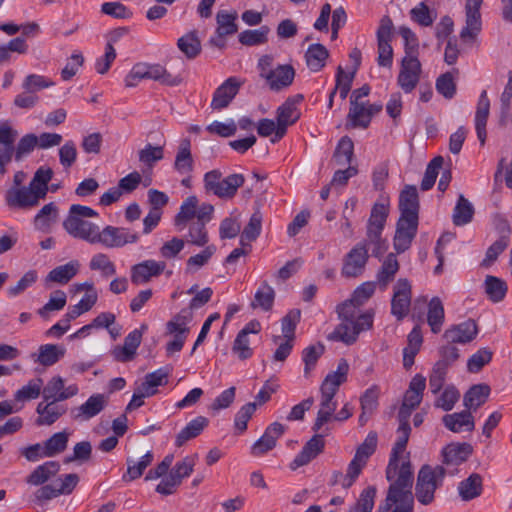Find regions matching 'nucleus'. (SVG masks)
<instances>
[{
  "label": "nucleus",
  "mask_w": 512,
  "mask_h": 512,
  "mask_svg": "<svg viewBox=\"0 0 512 512\" xmlns=\"http://www.w3.org/2000/svg\"><path fill=\"white\" fill-rule=\"evenodd\" d=\"M411 427L399 425L397 439L391 450L388 465L386 467V479L391 482L385 501L379 506L380 512H413L414 495L412 487L414 482L412 465L409 459L401 465L399 461L406 451L410 437Z\"/></svg>",
  "instance_id": "nucleus-1"
},
{
  "label": "nucleus",
  "mask_w": 512,
  "mask_h": 512,
  "mask_svg": "<svg viewBox=\"0 0 512 512\" xmlns=\"http://www.w3.org/2000/svg\"><path fill=\"white\" fill-rule=\"evenodd\" d=\"M377 282L368 281L359 285L351 298L337 306L340 323L328 335V340L339 341L346 345L354 344L361 332L373 327L374 310L359 313V307L375 293Z\"/></svg>",
  "instance_id": "nucleus-2"
},
{
  "label": "nucleus",
  "mask_w": 512,
  "mask_h": 512,
  "mask_svg": "<svg viewBox=\"0 0 512 512\" xmlns=\"http://www.w3.org/2000/svg\"><path fill=\"white\" fill-rule=\"evenodd\" d=\"M203 182L204 189L207 193L213 194L223 200H230L244 184L245 178L239 173L223 177L220 170L214 169L205 173Z\"/></svg>",
  "instance_id": "nucleus-3"
},
{
  "label": "nucleus",
  "mask_w": 512,
  "mask_h": 512,
  "mask_svg": "<svg viewBox=\"0 0 512 512\" xmlns=\"http://www.w3.org/2000/svg\"><path fill=\"white\" fill-rule=\"evenodd\" d=\"M445 475L446 469L441 465L421 467L415 486V496L421 504L429 505L433 502L434 493L442 485Z\"/></svg>",
  "instance_id": "nucleus-4"
},
{
  "label": "nucleus",
  "mask_w": 512,
  "mask_h": 512,
  "mask_svg": "<svg viewBox=\"0 0 512 512\" xmlns=\"http://www.w3.org/2000/svg\"><path fill=\"white\" fill-rule=\"evenodd\" d=\"M483 0H466L465 26L460 31V39L463 43L472 44L482 29L480 8Z\"/></svg>",
  "instance_id": "nucleus-5"
},
{
  "label": "nucleus",
  "mask_w": 512,
  "mask_h": 512,
  "mask_svg": "<svg viewBox=\"0 0 512 512\" xmlns=\"http://www.w3.org/2000/svg\"><path fill=\"white\" fill-rule=\"evenodd\" d=\"M139 234L126 227L108 225L100 230L96 244L106 248H120L127 244L137 243Z\"/></svg>",
  "instance_id": "nucleus-6"
},
{
  "label": "nucleus",
  "mask_w": 512,
  "mask_h": 512,
  "mask_svg": "<svg viewBox=\"0 0 512 512\" xmlns=\"http://www.w3.org/2000/svg\"><path fill=\"white\" fill-rule=\"evenodd\" d=\"M44 198L30 183L28 186L12 187L5 195L7 205L18 209L33 208Z\"/></svg>",
  "instance_id": "nucleus-7"
},
{
  "label": "nucleus",
  "mask_w": 512,
  "mask_h": 512,
  "mask_svg": "<svg viewBox=\"0 0 512 512\" xmlns=\"http://www.w3.org/2000/svg\"><path fill=\"white\" fill-rule=\"evenodd\" d=\"M63 228L72 237L96 244L100 232L99 226L80 217L67 216Z\"/></svg>",
  "instance_id": "nucleus-8"
},
{
  "label": "nucleus",
  "mask_w": 512,
  "mask_h": 512,
  "mask_svg": "<svg viewBox=\"0 0 512 512\" xmlns=\"http://www.w3.org/2000/svg\"><path fill=\"white\" fill-rule=\"evenodd\" d=\"M368 258L366 244L355 245L343 259L342 276L345 278L361 276L365 270Z\"/></svg>",
  "instance_id": "nucleus-9"
},
{
  "label": "nucleus",
  "mask_w": 512,
  "mask_h": 512,
  "mask_svg": "<svg viewBox=\"0 0 512 512\" xmlns=\"http://www.w3.org/2000/svg\"><path fill=\"white\" fill-rule=\"evenodd\" d=\"M411 285L405 278H401L394 286V293L391 300V314L397 320L404 319L410 308L411 304Z\"/></svg>",
  "instance_id": "nucleus-10"
},
{
  "label": "nucleus",
  "mask_w": 512,
  "mask_h": 512,
  "mask_svg": "<svg viewBox=\"0 0 512 512\" xmlns=\"http://www.w3.org/2000/svg\"><path fill=\"white\" fill-rule=\"evenodd\" d=\"M377 434L370 432L363 443L358 446L356 453L349 463V479L359 476L362 469L366 466L369 457L375 452L377 447Z\"/></svg>",
  "instance_id": "nucleus-11"
},
{
  "label": "nucleus",
  "mask_w": 512,
  "mask_h": 512,
  "mask_svg": "<svg viewBox=\"0 0 512 512\" xmlns=\"http://www.w3.org/2000/svg\"><path fill=\"white\" fill-rule=\"evenodd\" d=\"M421 74V63L418 58L404 56L401 62V69L398 75V85L401 89L410 93L417 86Z\"/></svg>",
  "instance_id": "nucleus-12"
},
{
  "label": "nucleus",
  "mask_w": 512,
  "mask_h": 512,
  "mask_svg": "<svg viewBox=\"0 0 512 512\" xmlns=\"http://www.w3.org/2000/svg\"><path fill=\"white\" fill-rule=\"evenodd\" d=\"M244 81L237 77H229L214 92L211 107L214 110H222L231 103L238 94Z\"/></svg>",
  "instance_id": "nucleus-13"
},
{
  "label": "nucleus",
  "mask_w": 512,
  "mask_h": 512,
  "mask_svg": "<svg viewBox=\"0 0 512 512\" xmlns=\"http://www.w3.org/2000/svg\"><path fill=\"white\" fill-rule=\"evenodd\" d=\"M165 268L166 263L164 261L145 260L131 267L130 278L135 285L146 284L153 277L162 274Z\"/></svg>",
  "instance_id": "nucleus-14"
},
{
  "label": "nucleus",
  "mask_w": 512,
  "mask_h": 512,
  "mask_svg": "<svg viewBox=\"0 0 512 512\" xmlns=\"http://www.w3.org/2000/svg\"><path fill=\"white\" fill-rule=\"evenodd\" d=\"M17 137V130L7 123L0 124V177L6 173V166L13 158L14 144Z\"/></svg>",
  "instance_id": "nucleus-15"
},
{
  "label": "nucleus",
  "mask_w": 512,
  "mask_h": 512,
  "mask_svg": "<svg viewBox=\"0 0 512 512\" xmlns=\"http://www.w3.org/2000/svg\"><path fill=\"white\" fill-rule=\"evenodd\" d=\"M418 229V221L399 218L393 239V246L397 253H403L411 246Z\"/></svg>",
  "instance_id": "nucleus-16"
},
{
  "label": "nucleus",
  "mask_w": 512,
  "mask_h": 512,
  "mask_svg": "<svg viewBox=\"0 0 512 512\" xmlns=\"http://www.w3.org/2000/svg\"><path fill=\"white\" fill-rule=\"evenodd\" d=\"M78 393L77 385L64 386V380L60 376L53 377L45 387H42V395L45 401H63Z\"/></svg>",
  "instance_id": "nucleus-17"
},
{
  "label": "nucleus",
  "mask_w": 512,
  "mask_h": 512,
  "mask_svg": "<svg viewBox=\"0 0 512 512\" xmlns=\"http://www.w3.org/2000/svg\"><path fill=\"white\" fill-rule=\"evenodd\" d=\"M285 432V426L279 422L270 424L262 437L258 439L251 448V453L254 456H261L276 446V441Z\"/></svg>",
  "instance_id": "nucleus-18"
},
{
  "label": "nucleus",
  "mask_w": 512,
  "mask_h": 512,
  "mask_svg": "<svg viewBox=\"0 0 512 512\" xmlns=\"http://www.w3.org/2000/svg\"><path fill=\"white\" fill-rule=\"evenodd\" d=\"M107 405L103 394H93L85 403L71 410V416L76 421H87L98 415Z\"/></svg>",
  "instance_id": "nucleus-19"
},
{
  "label": "nucleus",
  "mask_w": 512,
  "mask_h": 512,
  "mask_svg": "<svg viewBox=\"0 0 512 512\" xmlns=\"http://www.w3.org/2000/svg\"><path fill=\"white\" fill-rule=\"evenodd\" d=\"M324 446L325 442L323 440V436L320 434L314 435L308 442H306L300 453L297 454L294 460L290 463L291 470H296L299 467L307 465L323 451Z\"/></svg>",
  "instance_id": "nucleus-20"
},
{
  "label": "nucleus",
  "mask_w": 512,
  "mask_h": 512,
  "mask_svg": "<svg viewBox=\"0 0 512 512\" xmlns=\"http://www.w3.org/2000/svg\"><path fill=\"white\" fill-rule=\"evenodd\" d=\"M478 333V327L474 320H467L447 329L443 337L448 343L466 344L471 342Z\"/></svg>",
  "instance_id": "nucleus-21"
},
{
  "label": "nucleus",
  "mask_w": 512,
  "mask_h": 512,
  "mask_svg": "<svg viewBox=\"0 0 512 512\" xmlns=\"http://www.w3.org/2000/svg\"><path fill=\"white\" fill-rule=\"evenodd\" d=\"M400 218L418 221L419 199L415 186H406L399 196Z\"/></svg>",
  "instance_id": "nucleus-22"
},
{
  "label": "nucleus",
  "mask_w": 512,
  "mask_h": 512,
  "mask_svg": "<svg viewBox=\"0 0 512 512\" xmlns=\"http://www.w3.org/2000/svg\"><path fill=\"white\" fill-rule=\"evenodd\" d=\"M146 329L147 326L143 324L141 329H135L125 337L124 345L114 350V357L117 361L128 362L135 357L136 350L142 340V330Z\"/></svg>",
  "instance_id": "nucleus-23"
},
{
  "label": "nucleus",
  "mask_w": 512,
  "mask_h": 512,
  "mask_svg": "<svg viewBox=\"0 0 512 512\" xmlns=\"http://www.w3.org/2000/svg\"><path fill=\"white\" fill-rule=\"evenodd\" d=\"M295 77V70L291 65H278L264 79L273 91H279L290 86Z\"/></svg>",
  "instance_id": "nucleus-24"
},
{
  "label": "nucleus",
  "mask_w": 512,
  "mask_h": 512,
  "mask_svg": "<svg viewBox=\"0 0 512 512\" xmlns=\"http://www.w3.org/2000/svg\"><path fill=\"white\" fill-rule=\"evenodd\" d=\"M66 410L64 405H59L55 401L49 400L46 401V403L40 402L36 408V412L39 415L36 419V425L50 426L65 414Z\"/></svg>",
  "instance_id": "nucleus-25"
},
{
  "label": "nucleus",
  "mask_w": 512,
  "mask_h": 512,
  "mask_svg": "<svg viewBox=\"0 0 512 512\" xmlns=\"http://www.w3.org/2000/svg\"><path fill=\"white\" fill-rule=\"evenodd\" d=\"M442 422L447 429L454 433L471 432L475 427L474 418L468 410L446 414L443 416Z\"/></svg>",
  "instance_id": "nucleus-26"
},
{
  "label": "nucleus",
  "mask_w": 512,
  "mask_h": 512,
  "mask_svg": "<svg viewBox=\"0 0 512 512\" xmlns=\"http://www.w3.org/2000/svg\"><path fill=\"white\" fill-rule=\"evenodd\" d=\"M472 453V446L468 443H451L442 450L443 464L457 466L465 462Z\"/></svg>",
  "instance_id": "nucleus-27"
},
{
  "label": "nucleus",
  "mask_w": 512,
  "mask_h": 512,
  "mask_svg": "<svg viewBox=\"0 0 512 512\" xmlns=\"http://www.w3.org/2000/svg\"><path fill=\"white\" fill-rule=\"evenodd\" d=\"M490 111V101L487 96L486 90H483L480 94L477 109L475 114V129L480 144L483 146L486 141V124Z\"/></svg>",
  "instance_id": "nucleus-28"
},
{
  "label": "nucleus",
  "mask_w": 512,
  "mask_h": 512,
  "mask_svg": "<svg viewBox=\"0 0 512 512\" xmlns=\"http://www.w3.org/2000/svg\"><path fill=\"white\" fill-rule=\"evenodd\" d=\"M349 365L345 359L338 363L337 370L329 373L321 384L320 391L335 396L340 385L347 379Z\"/></svg>",
  "instance_id": "nucleus-29"
},
{
  "label": "nucleus",
  "mask_w": 512,
  "mask_h": 512,
  "mask_svg": "<svg viewBox=\"0 0 512 512\" xmlns=\"http://www.w3.org/2000/svg\"><path fill=\"white\" fill-rule=\"evenodd\" d=\"M209 425V419L204 416H197L177 434L175 445L183 446L186 442L198 437L204 429Z\"/></svg>",
  "instance_id": "nucleus-30"
},
{
  "label": "nucleus",
  "mask_w": 512,
  "mask_h": 512,
  "mask_svg": "<svg viewBox=\"0 0 512 512\" xmlns=\"http://www.w3.org/2000/svg\"><path fill=\"white\" fill-rule=\"evenodd\" d=\"M328 57V49L320 43L309 45L305 52L306 65L312 72L321 71L325 67Z\"/></svg>",
  "instance_id": "nucleus-31"
},
{
  "label": "nucleus",
  "mask_w": 512,
  "mask_h": 512,
  "mask_svg": "<svg viewBox=\"0 0 512 512\" xmlns=\"http://www.w3.org/2000/svg\"><path fill=\"white\" fill-rule=\"evenodd\" d=\"M60 470V464L57 461H48L36 467L26 478L30 485L39 486L46 483L54 477Z\"/></svg>",
  "instance_id": "nucleus-32"
},
{
  "label": "nucleus",
  "mask_w": 512,
  "mask_h": 512,
  "mask_svg": "<svg viewBox=\"0 0 512 512\" xmlns=\"http://www.w3.org/2000/svg\"><path fill=\"white\" fill-rule=\"evenodd\" d=\"M483 490V480L480 474L472 473L458 485V492L463 501H470L479 497Z\"/></svg>",
  "instance_id": "nucleus-33"
},
{
  "label": "nucleus",
  "mask_w": 512,
  "mask_h": 512,
  "mask_svg": "<svg viewBox=\"0 0 512 512\" xmlns=\"http://www.w3.org/2000/svg\"><path fill=\"white\" fill-rule=\"evenodd\" d=\"M426 387V378L420 374L415 375L403 397V403L411 408H417L423 398V392Z\"/></svg>",
  "instance_id": "nucleus-34"
},
{
  "label": "nucleus",
  "mask_w": 512,
  "mask_h": 512,
  "mask_svg": "<svg viewBox=\"0 0 512 512\" xmlns=\"http://www.w3.org/2000/svg\"><path fill=\"white\" fill-rule=\"evenodd\" d=\"M399 267V262L395 254L389 253L384 258L382 265L376 275L377 283L382 289H386L388 284L394 280Z\"/></svg>",
  "instance_id": "nucleus-35"
},
{
  "label": "nucleus",
  "mask_w": 512,
  "mask_h": 512,
  "mask_svg": "<svg viewBox=\"0 0 512 512\" xmlns=\"http://www.w3.org/2000/svg\"><path fill=\"white\" fill-rule=\"evenodd\" d=\"M333 398V394L321 392L320 409L317 413V417L313 425V430L315 432H318L325 423L332 419L333 414L337 408V403L333 400Z\"/></svg>",
  "instance_id": "nucleus-36"
},
{
  "label": "nucleus",
  "mask_w": 512,
  "mask_h": 512,
  "mask_svg": "<svg viewBox=\"0 0 512 512\" xmlns=\"http://www.w3.org/2000/svg\"><path fill=\"white\" fill-rule=\"evenodd\" d=\"M174 168L180 174H188L193 170V158L191 154V143L188 138L180 141L175 157Z\"/></svg>",
  "instance_id": "nucleus-37"
},
{
  "label": "nucleus",
  "mask_w": 512,
  "mask_h": 512,
  "mask_svg": "<svg viewBox=\"0 0 512 512\" xmlns=\"http://www.w3.org/2000/svg\"><path fill=\"white\" fill-rule=\"evenodd\" d=\"M154 455L151 451H147L139 461L131 457L126 459L127 472L123 475V481L130 482L142 476L145 469L152 463Z\"/></svg>",
  "instance_id": "nucleus-38"
},
{
  "label": "nucleus",
  "mask_w": 512,
  "mask_h": 512,
  "mask_svg": "<svg viewBox=\"0 0 512 512\" xmlns=\"http://www.w3.org/2000/svg\"><path fill=\"white\" fill-rule=\"evenodd\" d=\"M79 268V261L71 260L64 265H60L52 269L47 275V281L66 284L78 273Z\"/></svg>",
  "instance_id": "nucleus-39"
},
{
  "label": "nucleus",
  "mask_w": 512,
  "mask_h": 512,
  "mask_svg": "<svg viewBox=\"0 0 512 512\" xmlns=\"http://www.w3.org/2000/svg\"><path fill=\"white\" fill-rule=\"evenodd\" d=\"M197 207L198 199L194 195L187 197L183 201L174 220L178 231H182L190 220L193 221L194 217H196Z\"/></svg>",
  "instance_id": "nucleus-40"
},
{
  "label": "nucleus",
  "mask_w": 512,
  "mask_h": 512,
  "mask_svg": "<svg viewBox=\"0 0 512 512\" xmlns=\"http://www.w3.org/2000/svg\"><path fill=\"white\" fill-rule=\"evenodd\" d=\"M347 118V126L352 128H367L371 122V117L366 109V105L356 102L355 100L351 101Z\"/></svg>",
  "instance_id": "nucleus-41"
},
{
  "label": "nucleus",
  "mask_w": 512,
  "mask_h": 512,
  "mask_svg": "<svg viewBox=\"0 0 512 512\" xmlns=\"http://www.w3.org/2000/svg\"><path fill=\"white\" fill-rule=\"evenodd\" d=\"M490 388L486 384L472 386L464 395V406L469 410H477L489 396Z\"/></svg>",
  "instance_id": "nucleus-42"
},
{
  "label": "nucleus",
  "mask_w": 512,
  "mask_h": 512,
  "mask_svg": "<svg viewBox=\"0 0 512 512\" xmlns=\"http://www.w3.org/2000/svg\"><path fill=\"white\" fill-rule=\"evenodd\" d=\"M445 313L442 301L433 297L428 304L427 322L434 334L441 331L444 323Z\"/></svg>",
  "instance_id": "nucleus-43"
},
{
  "label": "nucleus",
  "mask_w": 512,
  "mask_h": 512,
  "mask_svg": "<svg viewBox=\"0 0 512 512\" xmlns=\"http://www.w3.org/2000/svg\"><path fill=\"white\" fill-rule=\"evenodd\" d=\"M237 13L235 11L228 12L220 10L216 14L217 29L216 33L219 37L235 34L238 30L236 24Z\"/></svg>",
  "instance_id": "nucleus-44"
},
{
  "label": "nucleus",
  "mask_w": 512,
  "mask_h": 512,
  "mask_svg": "<svg viewBox=\"0 0 512 512\" xmlns=\"http://www.w3.org/2000/svg\"><path fill=\"white\" fill-rule=\"evenodd\" d=\"M383 229L367 226L366 238L359 244L372 246V255L379 258L387 250V242L382 238Z\"/></svg>",
  "instance_id": "nucleus-45"
},
{
  "label": "nucleus",
  "mask_w": 512,
  "mask_h": 512,
  "mask_svg": "<svg viewBox=\"0 0 512 512\" xmlns=\"http://www.w3.org/2000/svg\"><path fill=\"white\" fill-rule=\"evenodd\" d=\"M474 215V207L463 195L458 197L454 207L452 219L456 226H463L471 222Z\"/></svg>",
  "instance_id": "nucleus-46"
},
{
  "label": "nucleus",
  "mask_w": 512,
  "mask_h": 512,
  "mask_svg": "<svg viewBox=\"0 0 512 512\" xmlns=\"http://www.w3.org/2000/svg\"><path fill=\"white\" fill-rule=\"evenodd\" d=\"M274 299V289L267 283V281H263L254 295V300L252 301L251 306L253 308H260L263 311H269L273 307Z\"/></svg>",
  "instance_id": "nucleus-47"
},
{
  "label": "nucleus",
  "mask_w": 512,
  "mask_h": 512,
  "mask_svg": "<svg viewBox=\"0 0 512 512\" xmlns=\"http://www.w3.org/2000/svg\"><path fill=\"white\" fill-rule=\"evenodd\" d=\"M177 46L188 59L196 58L201 52V42L195 31L180 37Z\"/></svg>",
  "instance_id": "nucleus-48"
},
{
  "label": "nucleus",
  "mask_w": 512,
  "mask_h": 512,
  "mask_svg": "<svg viewBox=\"0 0 512 512\" xmlns=\"http://www.w3.org/2000/svg\"><path fill=\"white\" fill-rule=\"evenodd\" d=\"M485 292L493 302H500L507 293V284L504 280L487 275L484 281Z\"/></svg>",
  "instance_id": "nucleus-49"
},
{
  "label": "nucleus",
  "mask_w": 512,
  "mask_h": 512,
  "mask_svg": "<svg viewBox=\"0 0 512 512\" xmlns=\"http://www.w3.org/2000/svg\"><path fill=\"white\" fill-rule=\"evenodd\" d=\"M193 314L187 309L181 310L176 314L167 324L166 328L168 333L175 335L186 336L189 332L187 324L192 320Z\"/></svg>",
  "instance_id": "nucleus-50"
},
{
  "label": "nucleus",
  "mask_w": 512,
  "mask_h": 512,
  "mask_svg": "<svg viewBox=\"0 0 512 512\" xmlns=\"http://www.w3.org/2000/svg\"><path fill=\"white\" fill-rule=\"evenodd\" d=\"M262 220L263 216L261 211L256 209L241 233L240 242L242 245H245L246 241L252 242L259 237L262 230Z\"/></svg>",
  "instance_id": "nucleus-51"
},
{
  "label": "nucleus",
  "mask_w": 512,
  "mask_h": 512,
  "mask_svg": "<svg viewBox=\"0 0 512 512\" xmlns=\"http://www.w3.org/2000/svg\"><path fill=\"white\" fill-rule=\"evenodd\" d=\"M148 79L168 86H177L183 80L180 75H172L160 64H149Z\"/></svg>",
  "instance_id": "nucleus-52"
},
{
  "label": "nucleus",
  "mask_w": 512,
  "mask_h": 512,
  "mask_svg": "<svg viewBox=\"0 0 512 512\" xmlns=\"http://www.w3.org/2000/svg\"><path fill=\"white\" fill-rule=\"evenodd\" d=\"M69 434L65 431L53 434L47 439L43 446V454L46 457H53L67 448Z\"/></svg>",
  "instance_id": "nucleus-53"
},
{
  "label": "nucleus",
  "mask_w": 512,
  "mask_h": 512,
  "mask_svg": "<svg viewBox=\"0 0 512 512\" xmlns=\"http://www.w3.org/2000/svg\"><path fill=\"white\" fill-rule=\"evenodd\" d=\"M167 378L168 372L164 369H158L154 372L148 373L145 376V380L139 387L144 391V395L153 396L156 394V388L158 386H162L167 383Z\"/></svg>",
  "instance_id": "nucleus-54"
},
{
  "label": "nucleus",
  "mask_w": 512,
  "mask_h": 512,
  "mask_svg": "<svg viewBox=\"0 0 512 512\" xmlns=\"http://www.w3.org/2000/svg\"><path fill=\"white\" fill-rule=\"evenodd\" d=\"M65 354V349L54 344H45L39 347L37 362L43 366L55 364Z\"/></svg>",
  "instance_id": "nucleus-55"
},
{
  "label": "nucleus",
  "mask_w": 512,
  "mask_h": 512,
  "mask_svg": "<svg viewBox=\"0 0 512 512\" xmlns=\"http://www.w3.org/2000/svg\"><path fill=\"white\" fill-rule=\"evenodd\" d=\"M269 32V27L265 25L254 30H244L239 34V42L245 46L264 44L268 40Z\"/></svg>",
  "instance_id": "nucleus-56"
},
{
  "label": "nucleus",
  "mask_w": 512,
  "mask_h": 512,
  "mask_svg": "<svg viewBox=\"0 0 512 512\" xmlns=\"http://www.w3.org/2000/svg\"><path fill=\"white\" fill-rule=\"evenodd\" d=\"M376 487L369 486L365 488L359 495V498L349 508L348 512H372L376 497Z\"/></svg>",
  "instance_id": "nucleus-57"
},
{
  "label": "nucleus",
  "mask_w": 512,
  "mask_h": 512,
  "mask_svg": "<svg viewBox=\"0 0 512 512\" xmlns=\"http://www.w3.org/2000/svg\"><path fill=\"white\" fill-rule=\"evenodd\" d=\"M89 268L93 271H100L103 277H111L116 274V266L104 253L95 254L89 263Z\"/></svg>",
  "instance_id": "nucleus-58"
},
{
  "label": "nucleus",
  "mask_w": 512,
  "mask_h": 512,
  "mask_svg": "<svg viewBox=\"0 0 512 512\" xmlns=\"http://www.w3.org/2000/svg\"><path fill=\"white\" fill-rule=\"evenodd\" d=\"M43 387V380L35 378L30 380L21 389L17 390L14 398L16 401L25 402L28 400L36 399L40 396Z\"/></svg>",
  "instance_id": "nucleus-59"
},
{
  "label": "nucleus",
  "mask_w": 512,
  "mask_h": 512,
  "mask_svg": "<svg viewBox=\"0 0 512 512\" xmlns=\"http://www.w3.org/2000/svg\"><path fill=\"white\" fill-rule=\"evenodd\" d=\"M411 19L423 27H428L433 24L437 14L435 11L430 10L425 2H420L417 6L410 11Z\"/></svg>",
  "instance_id": "nucleus-60"
},
{
  "label": "nucleus",
  "mask_w": 512,
  "mask_h": 512,
  "mask_svg": "<svg viewBox=\"0 0 512 512\" xmlns=\"http://www.w3.org/2000/svg\"><path fill=\"white\" fill-rule=\"evenodd\" d=\"M325 347L323 344H316L306 347L302 352V359L305 364L304 376L309 378L312 369L315 367L318 359L324 353Z\"/></svg>",
  "instance_id": "nucleus-61"
},
{
  "label": "nucleus",
  "mask_w": 512,
  "mask_h": 512,
  "mask_svg": "<svg viewBox=\"0 0 512 512\" xmlns=\"http://www.w3.org/2000/svg\"><path fill=\"white\" fill-rule=\"evenodd\" d=\"M300 117V112L296 107V101L288 98L280 107L277 109V120L283 124L292 125Z\"/></svg>",
  "instance_id": "nucleus-62"
},
{
  "label": "nucleus",
  "mask_w": 512,
  "mask_h": 512,
  "mask_svg": "<svg viewBox=\"0 0 512 512\" xmlns=\"http://www.w3.org/2000/svg\"><path fill=\"white\" fill-rule=\"evenodd\" d=\"M354 144L352 140L344 136L338 142V145L334 152V159L338 165L350 164L353 157Z\"/></svg>",
  "instance_id": "nucleus-63"
},
{
  "label": "nucleus",
  "mask_w": 512,
  "mask_h": 512,
  "mask_svg": "<svg viewBox=\"0 0 512 512\" xmlns=\"http://www.w3.org/2000/svg\"><path fill=\"white\" fill-rule=\"evenodd\" d=\"M206 224L198 221H191L189 224V230L187 235V241L193 245L202 247L205 246L208 241V233L206 230Z\"/></svg>",
  "instance_id": "nucleus-64"
}]
</instances>
